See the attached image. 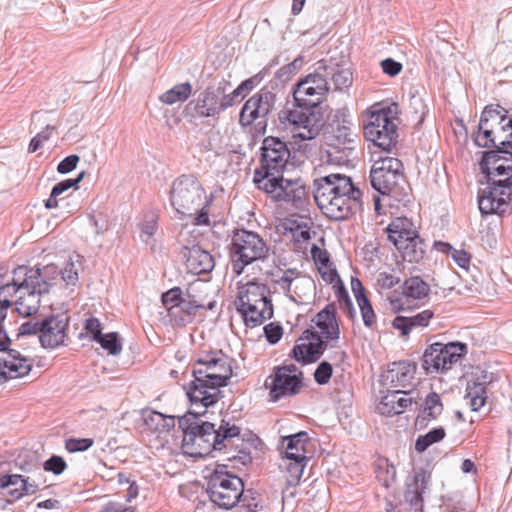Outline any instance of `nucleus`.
Segmentation results:
<instances>
[{"label":"nucleus","mask_w":512,"mask_h":512,"mask_svg":"<svg viewBox=\"0 0 512 512\" xmlns=\"http://www.w3.org/2000/svg\"><path fill=\"white\" fill-rule=\"evenodd\" d=\"M54 267L20 265L13 270L11 282L0 286V306L7 313L12 305L11 298L16 297L15 309L23 317L36 314L41 304V297L48 294L57 278Z\"/></svg>","instance_id":"obj_1"},{"label":"nucleus","mask_w":512,"mask_h":512,"mask_svg":"<svg viewBox=\"0 0 512 512\" xmlns=\"http://www.w3.org/2000/svg\"><path fill=\"white\" fill-rule=\"evenodd\" d=\"M206 412L207 408L191 406L185 415L178 418L183 432L182 448L193 457H205L213 451L225 449L241 432L240 427L230 420L222 419L217 429L211 422L198 421Z\"/></svg>","instance_id":"obj_2"},{"label":"nucleus","mask_w":512,"mask_h":512,"mask_svg":"<svg viewBox=\"0 0 512 512\" xmlns=\"http://www.w3.org/2000/svg\"><path fill=\"white\" fill-rule=\"evenodd\" d=\"M313 186L317 206L331 220H347L363 209V193L347 175L322 176L314 180Z\"/></svg>","instance_id":"obj_3"},{"label":"nucleus","mask_w":512,"mask_h":512,"mask_svg":"<svg viewBox=\"0 0 512 512\" xmlns=\"http://www.w3.org/2000/svg\"><path fill=\"white\" fill-rule=\"evenodd\" d=\"M269 294L268 286L263 283L247 282L238 287L234 304L247 327L260 326L273 317L274 309Z\"/></svg>","instance_id":"obj_4"},{"label":"nucleus","mask_w":512,"mask_h":512,"mask_svg":"<svg viewBox=\"0 0 512 512\" xmlns=\"http://www.w3.org/2000/svg\"><path fill=\"white\" fill-rule=\"evenodd\" d=\"M372 188L397 202H409L410 187L403 174L402 162L394 157L376 161L370 171Z\"/></svg>","instance_id":"obj_5"},{"label":"nucleus","mask_w":512,"mask_h":512,"mask_svg":"<svg viewBox=\"0 0 512 512\" xmlns=\"http://www.w3.org/2000/svg\"><path fill=\"white\" fill-rule=\"evenodd\" d=\"M269 251V246L258 233L237 229L233 233L229 247L233 273L239 276L246 266L258 260L265 261Z\"/></svg>","instance_id":"obj_6"},{"label":"nucleus","mask_w":512,"mask_h":512,"mask_svg":"<svg viewBox=\"0 0 512 512\" xmlns=\"http://www.w3.org/2000/svg\"><path fill=\"white\" fill-rule=\"evenodd\" d=\"M209 373L203 376L204 380L193 379L184 387L191 406L209 408L216 404L223 396L220 388L228 385L232 377V363H226V367L211 368Z\"/></svg>","instance_id":"obj_7"},{"label":"nucleus","mask_w":512,"mask_h":512,"mask_svg":"<svg viewBox=\"0 0 512 512\" xmlns=\"http://www.w3.org/2000/svg\"><path fill=\"white\" fill-rule=\"evenodd\" d=\"M206 492L209 499L219 508L230 510L239 502L246 504L244 483L241 478L227 471L226 465H217L211 473Z\"/></svg>","instance_id":"obj_8"},{"label":"nucleus","mask_w":512,"mask_h":512,"mask_svg":"<svg viewBox=\"0 0 512 512\" xmlns=\"http://www.w3.org/2000/svg\"><path fill=\"white\" fill-rule=\"evenodd\" d=\"M169 201L175 212L183 217H191L203 204H208L205 190L192 174H182L171 185Z\"/></svg>","instance_id":"obj_9"},{"label":"nucleus","mask_w":512,"mask_h":512,"mask_svg":"<svg viewBox=\"0 0 512 512\" xmlns=\"http://www.w3.org/2000/svg\"><path fill=\"white\" fill-rule=\"evenodd\" d=\"M232 98L226 92V85H208L198 96L188 102L184 113L195 119L212 118L218 120L228 108L233 107Z\"/></svg>","instance_id":"obj_10"},{"label":"nucleus","mask_w":512,"mask_h":512,"mask_svg":"<svg viewBox=\"0 0 512 512\" xmlns=\"http://www.w3.org/2000/svg\"><path fill=\"white\" fill-rule=\"evenodd\" d=\"M260 150V167L255 169L253 176V182L256 185L283 174L290 158V150L286 142L278 137L264 138Z\"/></svg>","instance_id":"obj_11"},{"label":"nucleus","mask_w":512,"mask_h":512,"mask_svg":"<svg viewBox=\"0 0 512 512\" xmlns=\"http://www.w3.org/2000/svg\"><path fill=\"white\" fill-rule=\"evenodd\" d=\"M467 349V344L458 341L432 343L424 350L421 367L426 375L443 374L466 355Z\"/></svg>","instance_id":"obj_12"},{"label":"nucleus","mask_w":512,"mask_h":512,"mask_svg":"<svg viewBox=\"0 0 512 512\" xmlns=\"http://www.w3.org/2000/svg\"><path fill=\"white\" fill-rule=\"evenodd\" d=\"M257 187L273 199L290 203L297 209L303 208L309 198V187L301 178L288 179L283 174L269 178L257 185Z\"/></svg>","instance_id":"obj_13"},{"label":"nucleus","mask_w":512,"mask_h":512,"mask_svg":"<svg viewBox=\"0 0 512 512\" xmlns=\"http://www.w3.org/2000/svg\"><path fill=\"white\" fill-rule=\"evenodd\" d=\"M492 183L493 186H487L478 192V207L481 214L504 216L511 213L512 174Z\"/></svg>","instance_id":"obj_14"},{"label":"nucleus","mask_w":512,"mask_h":512,"mask_svg":"<svg viewBox=\"0 0 512 512\" xmlns=\"http://www.w3.org/2000/svg\"><path fill=\"white\" fill-rule=\"evenodd\" d=\"M275 103L276 94L267 86L262 87L242 106L239 123L241 126L247 127L256 122L257 131L265 133L268 116L273 111Z\"/></svg>","instance_id":"obj_15"},{"label":"nucleus","mask_w":512,"mask_h":512,"mask_svg":"<svg viewBox=\"0 0 512 512\" xmlns=\"http://www.w3.org/2000/svg\"><path fill=\"white\" fill-rule=\"evenodd\" d=\"M500 145L497 149L481 152L479 166L487 186H493L496 176L512 174V140L501 141Z\"/></svg>","instance_id":"obj_16"},{"label":"nucleus","mask_w":512,"mask_h":512,"mask_svg":"<svg viewBox=\"0 0 512 512\" xmlns=\"http://www.w3.org/2000/svg\"><path fill=\"white\" fill-rule=\"evenodd\" d=\"M279 119L281 121H288L296 128H303L305 132L298 134L303 140L314 139L324 126L323 115L319 108L308 105H296L295 109L281 111Z\"/></svg>","instance_id":"obj_17"},{"label":"nucleus","mask_w":512,"mask_h":512,"mask_svg":"<svg viewBox=\"0 0 512 512\" xmlns=\"http://www.w3.org/2000/svg\"><path fill=\"white\" fill-rule=\"evenodd\" d=\"M69 326L65 313H50L41 318L39 342L43 348L55 349L64 344Z\"/></svg>","instance_id":"obj_18"},{"label":"nucleus","mask_w":512,"mask_h":512,"mask_svg":"<svg viewBox=\"0 0 512 512\" xmlns=\"http://www.w3.org/2000/svg\"><path fill=\"white\" fill-rule=\"evenodd\" d=\"M394 122L382 121L369 116L368 122L364 125V136L367 141L385 152H390L397 144L398 132Z\"/></svg>","instance_id":"obj_19"},{"label":"nucleus","mask_w":512,"mask_h":512,"mask_svg":"<svg viewBox=\"0 0 512 512\" xmlns=\"http://www.w3.org/2000/svg\"><path fill=\"white\" fill-rule=\"evenodd\" d=\"M33 359L22 356L18 350L0 352V384L8 379L21 378L29 374Z\"/></svg>","instance_id":"obj_20"},{"label":"nucleus","mask_w":512,"mask_h":512,"mask_svg":"<svg viewBox=\"0 0 512 512\" xmlns=\"http://www.w3.org/2000/svg\"><path fill=\"white\" fill-rule=\"evenodd\" d=\"M269 378L272 379L269 387L270 401L277 402L281 398L291 397L297 395L302 388L303 373L290 375L284 374L276 369H273V375Z\"/></svg>","instance_id":"obj_21"},{"label":"nucleus","mask_w":512,"mask_h":512,"mask_svg":"<svg viewBox=\"0 0 512 512\" xmlns=\"http://www.w3.org/2000/svg\"><path fill=\"white\" fill-rule=\"evenodd\" d=\"M416 367V363L409 360L392 362L381 374L380 384L393 388L406 387L414 379Z\"/></svg>","instance_id":"obj_22"},{"label":"nucleus","mask_w":512,"mask_h":512,"mask_svg":"<svg viewBox=\"0 0 512 512\" xmlns=\"http://www.w3.org/2000/svg\"><path fill=\"white\" fill-rule=\"evenodd\" d=\"M490 128L497 133V138L504 137L512 140V117L508 111L499 104L487 105L481 113Z\"/></svg>","instance_id":"obj_23"},{"label":"nucleus","mask_w":512,"mask_h":512,"mask_svg":"<svg viewBox=\"0 0 512 512\" xmlns=\"http://www.w3.org/2000/svg\"><path fill=\"white\" fill-rule=\"evenodd\" d=\"M182 254L186 258L187 268L193 274L201 275L210 273L215 266L213 256L198 245H194L190 248L184 246Z\"/></svg>","instance_id":"obj_24"},{"label":"nucleus","mask_w":512,"mask_h":512,"mask_svg":"<svg viewBox=\"0 0 512 512\" xmlns=\"http://www.w3.org/2000/svg\"><path fill=\"white\" fill-rule=\"evenodd\" d=\"M493 374L481 371L475 374L467 382L466 397L470 399V406L473 411H478L487 400V385L492 382Z\"/></svg>","instance_id":"obj_25"},{"label":"nucleus","mask_w":512,"mask_h":512,"mask_svg":"<svg viewBox=\"0 0 512 512\" xmlns=\"http://www.w3.org/2000/svg\"><path fill=\"white\" fill-rule=\"evenodd\" d=\"M410 391L392 390L387 391L381 397L377 410L381 415L394 416L403 413L413 402L411 397H407Z\"/></svg>","instance_id":"obj_26"},{"label":"nucleus","mask_w":512,"mask_h":512,"mask_svg":"<svg viewBox=\"0 0 512 512\" xmlns=\"http://www.w3.org/2000/svg\"><path fill=\"white\" fill-rule=\"evenodd\" d=\"M233 359L226 355L222 350H210L203 352L195 360L192 375L194 379L200 378L204 380L203 376L208 374L211 368H225L226 363H232Z\"/></svg>","instance_id":"obj_27"},{"label":"nucleus","mask_w":512,"mask_h":512,"mask_svg":"<svg viewBox=\"0 0 512 512\" xmlns=\"http://www.w3.org/2000/svg\"><path fill=\"white\" fill-rule=\"evenodd\" d=\"M327 340H338L340 330L336 319L335 303L327 304L313 319Z\"/></svg>","instance_id":"obj_28"},{"label":"nucleus","mask_w":512,"mask_h":512,"mask_svg":"<svg viewBox=\"0 0 512 512\" xmlns=\"http://www.w3.org/2000/svg\"><path fill=\"white\" fill-rule=\"evenodd\" d=\"M282 443H286L284 459L310 460V456L307 455L310 438L306 431L282 437Z\"/></svg>","instance_id":"obj_29"},{"label":"nucleus","mask_w":512,"mask_h":512,"mask_svg":"<svg viewBox=\"0 0 512 512\" xmlns=\"http://www.w3.org/2000/svg\"><path fill=\"white\" fill-rule=\"evenodd\" d=\"M443 412V403L438 393L431 391L427 394L421 405L416 418V424L421 428L426 427L429 422L436 420Z\"/></svg>","instance_id":"obj_30"},{"label":"nucleus","mask_w":512,"mask_h":512,"mask_svg":"<svg viewBox=\"0 0 512 512\" xmlns=\"http://www.w3.org/2000/svg\"><path fill=\"white\" fill-rule=\"evenodd\" d=\"M356 135H354L350 127L345 124H338L336 128H333L332 135L330 137V147L335 149L337 152H341L345 158H349L354 152V144Z\"/></svg>","instance_id":"obj_31"},{"label":"nucleus","mask_w":512,"mask_h":512,"mask_svg":"<svg viewBox=\"0 0 512 512\" xmlns=\"http://www.w3.org/2000/svg\"><path fill=\"white\" fill-rule=\"evenodd\" d=\"M433 316L434 312L430 309H425L411 316L398 315L394 318L392 326L399 330L403 336H406L413 328L427 327Z\"/></svg>","instance_id":"obj_32"},{"label":"nucleus","mask_w":512,"mask_h":512,"mask_svg":"<svg viewBox=\"0 0 512 512\" xmlns=\"http://www.w3.org/2000/svg\"><path fill=\"white\" fill-rule=\"evenodd\" d=\"M412 223L407 220L398 219L387 227L388 239L394 244L396 249L419 236L418 232L412 228Z\"/></svg>","instance_id":"obj_33"},{"label":"nucleus","mask_w":512,"mask_h":512,"mask_svg":"<svg viewBox=\"0 0 512 512\" xmlns=\"http://www.w3.org/2000/svg\"><path fill=\"white\" fill-rule=\"evenodd\" d=\"M328 91H319L317 88L297 82L293 90V98L297 106L308 105L317 107L324 100Z\"/></svg>","instance_id":"obj_34"},{"label":"nucleus","mask_w":512,"mask_h":512,"mask_svg":"<svg viewBox=\"0 0 512 512\" xmlns=\"http://www.w3.org/2000/svg\"><path fill=\"white\" fill-rule=\"evenodd\" d=\"M471 139L476 146L488 149H497L498 146H501V141L508 140L504 137L497 138L496 131L490 128L488 123L481 117L477 125V130L471 134Z\"/></svg>","instance_id":"obj_35"},{"label":"nucleus","mask_w":512,"mask_h":512,"mask_svg":"<svg viewBox=\"0 0 512 512\" xmlns=\"http://www.w3.org/2000/svg\"><path fill=\"white\" fill-rule=\"evenodd\" d=\"M187 297L178 302L176 314L169 315L177 325H185L191 322L197 310L205 308L195 300L194 296L188 293Z\"/></svg>","instance_id":"obj_36"},{"label":"nucleus","mask_w":512,"mask_h":512,"mask_svg":"<svg viewBox=\"0 0 512 512\" xmlns=\"http://www.w3.org/2000/svg\"><path fill=\"white\" fill-rule=\"evenodd\" d=\"M319 69H323L327 78L331 77L335 90L349 88L353 83L352 72L349 69H340L339 67L328 66L324 61H319Z\"/></svg>","instance_id":"obj_37"},{"label":"nucleus","mask_w":512,"mask_h":512,"mask_svg":"<svg viewBox=\"0 0 512 512\" xmlns=\"http://www.w3.org/2000/svg\"><path fill=\"white\" fill-rule=\"evenodd\" d=\"M425 247L426 245L424 240L418 236L413 239L411 243L398 247L397 250L401 253L404 261L418 263L424 258Z\"/></svg>","instance_id":"obj_38"},{"label":"nucleus","mask_w":512,"mask_h":512,"mask_svg":"<svg viewBox=\"0 0 512 512\" xmlns=\"http://www.w3.org/2000/svg\"><path fill=\"white\" fill-rule=\"evenodd\" d=\"M192 94V85L190 82L174 85L160 95L159 100L167 105H173L176 102L186 101Z\"/></svg>","instance_id":"obj_39"},{"label":"nucleus","mask_w":512,"mask_h":512,"mask_svg":"<svg viewBox=\"0 0 512 512\" xmlns=\"http://www.w3.org/2000/svg\"><path fill=\"white\" fill-rule=\"evenodd\" d=\"M403 294L413 299H422L426 297L430 291L429 285L419 276L406 279L403 283Z\"/></svg>","instance_id":"obj_40"},{"label":"nucleus","mask_w":512,"mask_h":512,"mask_svg":"<svg viewBox=\"0 0 512 512\" xmlns=\"http://www.w3.org/2000/svg\"><path fill=\"white\" fill-rule=\"evenodd\" d=\"M333 289L335 297L339 303V308L347 315L350 320H355L356 310L343 281H339L338 285H333Z\"/></svg>","instance_id":"obj_41"},{"label":"nucleus","mask_w":512,"mask_h":512,"mask_svg":"<svg viewBox=\"0 0 512 512\" xmlns=\"http://www.w3.org/2000/svg\"><path fill=\"white\" fill-rule=\"evenodd\" d=\"M446 436L445 429L443 427H435L428 431L424 435H419L415 441V450L418 453H423L431 445L442 441Z\"/></svg>","instance_id":"obj_42"},{"label":"nucleus","mask_w":512,"mask_h":512,"mask_svg":"<svg viewBox=\"0 0 512 512\" xmlns=\"http://www.w3.org/2000/svg\"><path fill=\"white\" fill-rule=\"evenodd\" d=\"M290 357L303 365L317 362L313 341L308 343H296L290 353Z\"/></svg>","instance_id":"obj_43"},{"label":"nucleus","mask_w":512,"mask_h":512,"mask_svg":"<svg viewBox=\"0 0 512 512\" xmlns=\"http://www.w3.org/2000/svg\"><path fill=\"white\" fill-rule=\"evenodd\" d=\"M22 482L21 487L9 489L7 495L11 497V499L7 500L9 504L21 499L24 496L35 494L39 486L35 482H29V477H24L18 474V480Z\"/></svg>","instance_id":"obj_44"},{"label":"nucleus","mask_w":512,"mask_h":512,"mask_svg":"<svg viewBox=\"0 0 512 512\" xmlns=\"http://www.w3.org/2000/svg\"><path fill=\"white\" fill-rule=\"evenodd\" d=\"M431 475L425 469L419 468L414 471L413 475L408 476L405 487L412 490H418L421 495L427 489Z\"/></svg>","instance_id":"obj_45"},{"label":"nucleus","mask_w":512,"mask_h":512,"mask_svg":"<svg viewBox=\"0 0 512 512\" xmlns=\"http://www.w3.org/2000/svg\"><path fill=\"white\" fill-rule=\"evenodd\" d=\"M96 342L111 355H119L122 351V342L117 332L102 334Z\"/></svg>","instance_id":"obj_46"},{"label":"nucleus","mask_w":512,"mask_h":512,"mask_svg":"<svg viewBox=\"0 0 512 512\" xmlns=\"http://www.w3.org/2000/svg\"><path fill=\"white\" fill-rule=\"evenodd\" d=\"M182 299V290L180 287H173L162 294L161 301L163 306L168 311V315L176 314L178 311L176 306Z\"/></svg>","instance_id":"obj_47"},{"label":"nucleus","mask_w":512,"mask_h":512,"mask_svg":"<svg viewBox=\"0 0 512 512\" xmlns=\"http://www.w3.org/2000/svg\"><path fill=\"white\" fill-rule=\"evenodd\" d=\"M315 73L308 74L298 82L317 88L319 91H329L326 73L319 69V62Z\"/></svg>","instance_id":"obj_48"},{"label":"nucleus","mask_w":512,"mask_h":512,"mask_svg":"<svg viewBox=\"0 0 512 512\" xmlns=\"http://www.w3.org/2000/svg\"><path fill=\"white\" fill-rule=\"evenodd\" d=\"M287 463L285 464V469L289 474V479L287 480L289 484H296L302 477L303 470L308 462V460H300V459H284Z\"/></svg>","instance_id":"obj_49"},{"label":"nucleus","mask_w":512,"mask_h":512,"mask_svg":"<svg viewBox=\"0 0 512 512\" xmlns=\"http://www.w3.org/2000/svg\"><path fill=\"white\" fill-rule=\"evenodd\" d=\"M400 114V108L397 103H391L389 105L383 106L380 109L372 111L370 116L375 119H380L382 121L394 122L395 119H398V115Z\"/></svg>","instance_id":"obj_50"},{"label":"nucleus","mask_w":512,"mask_h":512,"mask_svg":"<svg viewBox=\"0 0 512 512\" xmlns=\"http://www.w3.org/2000/svg\"><path fill=\"white\" fill-rule=\"evenodd\" d=\"M143 419L145 425L151 431L162 433V422L164 421V414L154 410L144 411Z\"/></svg>","instance_id":"obj_51"},{"label":"nucleus","mask_w":512,"mask_h":512,"mask_svg":"<svg viewBox=\"0 0 512 512\" xmlns=\"http://www.w3.org/2000/svg\"><path fill=\"white\" fill-rule=\"evenodd\" d=\"M94 444L92 438H69L65 441V448L70 453L84 452Z\"/></svg>","instance_id":"obj_52"},{"label":"nucleus","mask_w":512,"mask_h":512,"mask_svg":"<svg viewBox=\"0 0 512 512\" xmlns=\"http://www.w3.org/2000/svg\"><path fill=\"white\" fill-rule=\"evenodd\" d=\"M332 373V365L328 361H321L314 371V380L318 385H325L329 382Z\"/></svg>","instance_id":"obj_53"},{"label":"nucleus","mask_w":512,"mask_h":512,"mask_svg":"<svg viewBox=\"0 0 512 512\" xmlns=\"http://www.w3.org/2000/svg\"><path fill=\"white\" fill-rule=\"evenodd\" d=\"M44 315H38L30 320L22 323L18 329L17 336H26V335H40V324H41V318Z\"/></svg>","instance_id":"obj_54"},{"label":"nucleus","mask_w":512,"mask_h":512,"mask_svg":"<svg viewBox=\"0 0 512 512\" xmlns=\"http://www.w3.org/2000/svg\"><path fill=\"white\" fill-rule=\"evenodd\" d=\"M141 240L148 242V240L154 236L157 231V217L154 214H150L145 217V220L141 223Z\"/></svg>","instance_id":"obj_55"},{"label":"nucleus","mask_w":512,"mask_h":512,"mask_svg":"<svg viewBox=\"0 0 512 512\" xmlns=\"http://www.w3.org/2000/svg\"><path fill=\"white\" fill-rule=\"evenodd\" d=\"M55 269H57L55 266H53ZM57 271V278L58 279V276L61 274V278L62 280L67 284V285H76V283L78 282V279H79V276H78V269L76 268V265L73 263V262H67L64 269L61 270L60 272L58 270ZM56 281L55 280V283L54 285L56 284Z\"/></svg>","instance_id":"obj_56"},{"label":"nucleus","mask_w":512,"mask_h":512,"mask_svg":"<svg viewBox=\"0 0 512 512\" xmlns=\"http://www.w3.org/2000/svg\"><path fill=\"white\" fill-rule=\"evenodd\" d=\"M67 468L66 461L63 457L52 455L43 463V469L46 472H51L54 475H60Z\"/></svg>","instance_id":"obj_57"},{"label":"nucleus","mask_w":512,"mask_h":512,"mask_svg":"<svg viewBox=\"0 0 512 512\" xmlns=\"http://www.w3.org/2000/svg\"><path fill=\"white\" fill-rule=\"evenodd\" d=\"M264 336L270 345L277 344L283 335V328L279 323H269L263 328Z\"/></svg>","instance_id":"obj_58"},{"label":"nucleus","mask_w":512,"mask_h":512,"mask_svg":"<svg viewBox=\"0 0 512 512\" xmlns=\"http://www.w3.org/2000/svg\"><path fill=\"white\" fill-rule=\"evenodd\" d=\"M404 500L409 504L410 509L415 512L422 511L423 508V495L418 490H412L411 488H405Z\"/></svg>","instance_id":"obj_59"},{"label":"nucleus","mask_w":512,"mask_h":512,"mask_svg":"<svg viewBox=\"0 0 512 512\" xmlns=\"http://www.w3.org/2000/svg\"><path fill=\"white\" fill-rule=\"evenodd\" d=\"M89 220L97 234H103L110 227L109 217L103 212H93L89 216Z\"/></svg>","instance_id":"obj_60"},{"label":"nucleus","mask_w":512,"mask_h":512,"mask_svg":"<svg viewBox=\"0 0 512 512\" xmlns=\"http://www.w3.org/2000/svg\"><path fill=\"white\" fill-rule=\"evenodd\" d=\"M254 88L252 81H249L248 79L242 81L232 92L229 93L234 106L240 103Z\"/></svg>","instance_id":"obj_61"},{"label":"nucleus","mask_w":512,"mask_h":512,"mask_svg":"<svg viewBox=\"0 0 512 512\" xmlns=\"http://www.w3.org/2000/svg\"><path fill=\"white\" fill-rule=\"evenodd\" d=\"M310 252L315 264L319 267L328 268L332 265L327 250L321 249L318 245L313 244Z\"/></svg>","instance_id":"obj_62"},{"label":"nucleus","mask_w":512,"mask_h":512,"mask_svg":"<svg viewBox=\"0 0 512 512\" xmlns=\"http://www.w3.org/2000/svg\"><path fill=\"white\" fill-rule=\"evenodd\" d=\"M358 306L360 309L363 324L366 327L371 328L376 322V314L374 312L370 300L363 301L362 303L358 304Z\"/></svg>","instance_id":"obj_63"},{"label":"nucleus","mask_w":512,"mask_h":512,"mask_svg":"<svg viewBox=\"0 0 512 512\" xmlns=\"http://www.w3.org/2000/svg\"><path fill=\"white\" fill-rule=\"evenodd\" d=\"M85 331L91 336L93 341H97L102 336V326L98 318L90 317L85 320Z\"/></svg>","instance_id":"obj_64"}]
</instances>
